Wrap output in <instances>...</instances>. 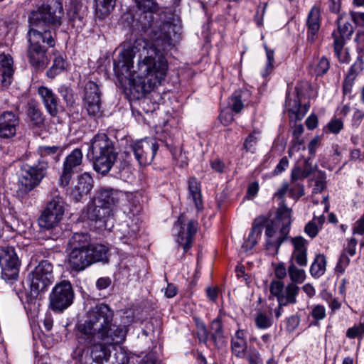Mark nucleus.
<instances>
[{
	"mask_svg": "<svg viewBox=\"0 0 364 364\" xmlns=\"http://www.w3.org/2000/svg\"><path fill=\"white\" fill-rule=\"evenodd\" d=\"M31 288L39 292L50 285L53 279V265L47 261H41L30 274Z\"/></svg>",
	"mask_w": 364,
	"mask_h": 364,
	"instance_id": "nucleus-10",
	"label": "nucleus"
},
{
	"mask_svg": "<svg viewBox=\"0 0 364 364\" xmlns=\"http://www.w3.org/2000/svg\"><path fill=\"white\" fill-rule=\"evenodd\" d=\"M114 210L107 208L105 205H100L92 201L88 207V216L92 220L100 221L107 227V221L113 216Z\"/></svg>",
	"mask_w": 364,
	"mask_h": 364,
	"instance_id": "nucleus-23",
	"label": "nucleus"
},
{
	"mask_svg": "<svg viewBox=\"0 0 364 364\" xmlns=\"http://www.w3.org/2000/svg\"><path fill=\"white\" fill-rule=\"evenodd\" d=\"M338 29L333 31L331 36L335 40H341L343 42H346V39H348L353 33V27L349 22L343 21L341 16H339L337 19Z\"/></svg>",
	"mask_w": 364,
	"mask_h": 364,
	"instance_id": "nucleus-30",
	"label": "nucleus"
},
{
	"mask_svg": "<svg viewBox=\"0 0 364 364\" xmlns=\"http://www.w3.org/2000/svg\"><path fill=\"white\" fill-rule=\"evenodd\" d=\"M18 115L11 111H5L0 114V137L10 139L16 134L19 125Z\"/></svg>",
	"mask_w": 364,
	"mask_h": 364,
	"instance_id": "nucleus-17",
	"label": "nucleus"
},
{
	"mask_svg": "<svg viewBox=\"0 0 364 364\" xmlns=\"http://www.w3.org/2000/svg\"><path fill=\"white\" fill-rule=\"evenodd\" d=\"M291 223V209L284 204L279 206L276 218L265 223L266 246L267 249L278 251L280 245L287 238Z\"/></svg>",
	"mask_w": 364,
	"mask_h": 364,
	"instance_id": "nucleus-5",
	"label": "nucleus"
},
{
	"mask_svg": "<svg viewBox=\"0 0 364 364\" xmlns=\"http://www.w3.org/2000/svg\"><path fill=\"white\" fill-rule=\"evenodd\" d=\"M230 109H225L221 111L219 119L225 126L229 125L234 119L233 114Z\"/></svg>",
	"mask_w": 364,
	"mask_h": 364,
	"instance_id": "nucleus-56",
	"label": "nucleus"
},
{
	"mask_svg": "<svg viewBox=\"0 0 364 364\" xmlns=\"http://www.w3.org/2000/svg\"><path fill=\"white\" fill-rule=\"evenodd\" d=\"M67 67L68 63L63 55L55 56L53 59V65L47 71V76L50 78H54L57 75L66 70Z\"/></svg>",
	"mask_w": 364,
	"mask_h": 364,
	"instance_id": "nucleus-41",
	"label": "nucleus"
},
{
	"mask_svg": "<svg viewBox=\"0 0 364 364\" xmlns=\"http://www.w3.org/2000/svg\"><path fill=\"white\" fill-rule=\"evenodd\" d=\"M38 94L40 95L47 112L51 117H56L62 108L57 95L52 90L45 86L38 87Z\"/></svg>",
	"mask_w": 364,
	"mask_h": 364,
	"instance_id": "nucleus-19",
	"label": "nucleus"
},
{
	"mask_svg": "<svg viewBox=\"0 0 364 364\" xmlns=\"http://www.w3.org/2000/svg\"><path fill=\"white\" fill-rule=\"evenodd\" d=\"M82 162V152L80 149H75L68 155L63 162L62 173L60 177V184L67 186L73 176L74 169Z\"/></svg>",
	"mask_w": 364,
	"mask_h": 364,
	"instance_id": "nucleus-14",
	"label": "nucleus"
},
{
	"mask_svg": "<svg viewBox=\"0 0 364 364\" xmlns=\"http://www.w3.org/2000/svg\"><path fill=\"white\" fill-rule=\"evenodd\" d=\"M64 16L61 0H41L36 9L28 16L27 57L36 69H44L48 64V46L53 48L55 40L49 27L56 28L62 23Z\"/></svg>",
	"mask_w": 364,
	"mask_h": 364,
	"instance_id": "nucleus-3",
	"label": "nucleus"
},
{
	"mask_svg": "<svg viewBox=\"0 0 364 364\" xmlns=\"http://www.w3.org/2000/svg\"><path fill=\"white\" fill-rule=\"evenodd\" d=\"M122 196V193L117 191L103 188L98 192L93 201L97 205H105L114 210Z\"/></svg>",
	"mask_w": 364,
	"mask_h": 364,
	"instance_id": "nucleus-22",
	"label": "nucleus"
},
{
	"mask_svg": "<svg viewBox=\"0 0 364 364\" xmlns=\"http://www.w3.org/2000/svg\"><path fill=\"white\" fill-rule=\"evenodd\" d=\"M357 241L355 238H350L348 240L346 247H345L343 252L350 256H354L356 250Z\"/></svg>",
	"mask_w": 364,
	"mask_h": 364,
	"instance_id": "nucleus-59",
	"label": "nucleus"
},
{
	"mask_svg": "<svg viewBox=\"0 0 364 364\" xmlns=\"http://www.w3.org/2000/svg\"><path fill=\"white\" fill-rule=\"evenodd\" d=\"M48 168V162L44 161H38L37 164H23L18 181V196L24 197L38 186L46 176Z\"/></svg>",
	"mask_w": 364,
	"mask_h": 364,
	"instance_id": "nucleus-6",
	"label": "nucleus"
},
{
	"mask_svg": "<svg viewBox=\"0 0 364 364\" xmlns=\"http://www.w3.org/2000/svg\"><path fill=\"white\" fill-rule=\"evenodd\" d=\"M88 154L92 156L94 170L102 175L109 172L117 156L112 141L103 133L92 138Z\"/></svg>",
	"mask_w": 364,
	"mask_h": 364,
	"instance_id": "nucleus-4",
	"label": "nucleus"
},
{
	"mask_svg": "<svg viewBox=\"0 0 364 364\" xmlns=\"http://www.w3.org/2000/svg\"><path fill=\"white\" fill-rule=\"evenodd\" d=\"M345 43L346 42H343L341 40H335L333 45L338 60L343 63H348L350 61V55L348 49L344 48Z\"/></svg>",
	"mask_w": 364,
	"mask_h": 364,
	"instance_id": "nucleus-43",
	"label": "nucleus"
},
{
	"mask_svg": "<svg viewBox=\"0 0 364 364\" xmlns=\"http://www.w3.org/2000/svg\"><path fill=\"white\" fill-rule=\"evenodd\" d=\"M13 58L10 55L0 54V75L3 86L8 87L12 82L14 75Z\"/></svg>",
	"mask_w": 364,
	"mask_h": 364,
	"instance_id": "nucleus-25",
	"label": "nucleus"
},
{
	"mask_svg": "<svg viewBox=\"0 0 364 364\" xmlns=\"http://www.w3.org/2000/svg\"><path fill=\"white\" fill-rule=\"evenodd\" d=\"M293 250L289 263L297 264L299 267H305L308 264V241L301 236L291 239Z\"/></svg>",
	"mask_w": 364,
	"mask_h": 364,
	"instance_id": "nucleus-16",
	"label": "nucleus"
},
{
	"mask_svg": "<svg viewBox=\"0 0 364 364\" xmlns=\"http://www.w3.org/2000/svg\"><path fill=\"white\" fill-rule=\"evenodd\" d=\"M292 130V139L291 141V146L288 150V154L291 157L294 152L299 151L301 149H305L304 146V139H301V135L304 133V128L301 124L295 123L291 127Z\"/></svg>",
	"mask_w": 364,
	"mask_h": 364,
	"instance_id": "nucleus-27",
	"label": "nucleus"
},
{
	"mask_svg": "<svg viewBox=\"0 0 364 364\" xmlns=\"http://www.w3.org/2000/svg\"><path fill=\"white\" fill-rule=\"evenodd\" d=\"M136 8L141 12L139 22L143 28H150L153 22V14L159 10L155 0H133Z\"/></svg>",
	"mask_w": 364,
	"mask_h": 364,
	"instance_id": "nucleus-18",
	"label": "nucleus"
},
{
	"mask_svg": "<svg viewBox=\"0 0 364 364\" xmlns=\"http://www.w3.org/2000/svg\"><path fill=\"white\" fill-rule=\"evenodd\" d=\"M259 135V132L253 131L247 136L243 144V147L247 151H250L252 153L255 152L256 149V145L258 141Z\"/></svg>",
	"mask_w": 364,
	"mask_h": 364,
	"instance_id": "nucleus-46",
	"label": "nucleus"
},
{
	"mask_svg": "<svg viewBox=\"0 0 364 364\" xmlns=\"http://www.w3.org/2000/svg\"><path fill=\"white\" fill-rule=\"evenodd\" d=\"M115 353L111 364H128L129 356L122 347L114 348Z\"/></svg>",
	"mask_w": 364,
	"mask_h": 364,
	"instance_id": "nucleus-47",
	"label": "nucleus"
},
{
	"mask_svg": "<svg viewBox=\"0 0 364 364\" xmlns=\"http://www.w3.org/2000/svg\"><path fill=\"white\" fill-rule=\"evenodd\" d=\"M74 291L69 281L63 280L57 283L50 294V308L57 312H62L73 303Z\"/></svg>",
	"mask_w": 364,
	"mask_h": 364,
	"instance_id": "nucleus-8",
	"label": "nucleus"
},
{
	"mask_svg": "<svg viewBox=\"0 0 364 364\" xmlns=\"http://www.w3.org/2000/svg\"><path fill=\"white\" fill-rule=\"evenodd\" d=\"M95 2L96 14L101 18L110 14L115 6L117 0H94Z\"/></svg>",
	"mask_w": 364,
	"mask_h": 364,
	"instance_id": "nucleus-40",
	"label": "nucleus"
},
{
	"mask_svg": "<svg viewBox=\"0 0 364 364\" xmlns=\"http://www.w3.org/2000/svg\"><path fill=\"white\" fill-rule=\"evenodd\" d=\"M266 218L260 216L254 220L252 223V230L249 234L248 238L245 242H251L252 246H255L257 243V239L260 237Z\"/></svg>",
	"mask_w": 364,
	"mask_h": 364,
	"instance_id": "nucleus-33",
	"label": "nucleus"
},
{
	"mask_svg": "<svg viewBox=\"0 0 364 364\" xmlns=\"http://www.w3.org/2000/svg\"><path fill=\"white\" fill-rule=\"evenodd\" d=\"M297 264L289 263L288 267V275L291 281V283L302 284L306 279V272L303 267H297Z\"/></svg>",
	"mask_w": 364,
	"mask_h": 364,
	"instance_id": "nucleus-37",
	"label": "nucleus"
},
{
	"mask_svg": "<svg viewBox=\"0 0 364 364\" xmlns=\"http://www.w3.org/2000/svg\"><path fill=\"white\" fill-rule=\"evenodd\" d=\"M68 252V265L72 270L77 272H81L91 265L89 250H71Z\"/></svg>",
	"mask_w": 364,
	"mask_h": 364,
	"instance_id": "nucleus-20",
	"label": "nucleus"
},
{
	"mask_svg": "<svg viewBox=\"0 0 364 364\" xmlns=\"http://www.w3.org/2000/svg\"><path fill=\"white\" fill-rule=\"evenodd\" d=\"M90 245V237L87 233L76 232L69 240L68 251L89 250Z\"/></svg>",
	"mask_w": 364,
	"mask_h": 364,
	"instance_id": "nucleus-26",
	"label": "nucleus"
},
{
	"mask_svg": "<svg viewBox=\"0 0 364 364\" xmlns=\"http://www.w3.org/2000/svg\"><path fill=\"white\" fill-rule=\"evenodd\" d=\"M364 118V112L361 110L357 109L353 116L352 123L353 125L355 127H358L360 125L363 119Z\"/></svg>",
	"mask_w": 364,
	"mask_h": 364,
	"instance_id": "nucleus-63",
	"label": "nucleus"
},
{
	"mask_svg": "<svg viewBox=\"0 0 364 364\" xmlns=\"http://www.w3.org/2000/svg\"><path fill=\"white\" fill-rule=\"evenodd\" d=\"M140 227L139 220H132L130 223L122 224L119 231L124 243H130L136 239Z\"/></svg>",
	"mask_w": 364,
	"mask_h": 364,
	"instance_id": "nucleus-29",
	"label": "nucleus"
},
{
	"mask_svg": "<svg viewBox=\"0 0 364 364\" xmlns=\"http://www.w3.org/2000/svg\"><path fill=\"white\" fill-rule=\"evenodd\" d=\"M350 16L352 21L358 26H364V11L355 12L351 11Z\"/></svg>",
	"mask_w": 364,
	"mask_h": 364,
	"instance_id": "nucleus-61",
	"label": "nucleus"
},
{
	"mask_svg": "<svg viewBox=\"0 0 364 364\" xmlns=\"http://www.w3.org/2000/svg\"><path fill=\"white\" fill-rule=\"evenodd\" d=\"M130 149L140 165L150 164L159 149V145L153 138H145L130 145Z\"/></svg>",
	"mask_w": 364,
	"mask_h": 364,
	"instance_id": "nucleus-11",
	"label": "nucleus"
},
{
	"mask_svg": "<svg viewBox=\"0 0 364 364\" xmlns=\"http://www.w3.org/2000/svg\"><path fill=\"white\" fill-rule=\"evenodd\" d=\"M289 192L294 198H299L304 195V186L299 183H296L294 187L289 189Z\"/></svg>",
	"mask_w": 364,
	"mask_h": 364,
	"instance_id": "nucleus-62",
	"label": "nucleus"
},
{
	"mask_svg": "<svg viewBox=\"0 0 364 364\" xmlns=\"http://www.w3.org/2000/svg\"><path fill=\"white\" fill-rule=\"evenodd\" d=\"M85 107L90 116L99 117L102 114L101 99L99 96L92 98H83Z\"/></svg>",
	"mask_w": 364,
	"mask_h": 364,
	"instance_id": "nucleus-36",
	"label": "nucleus"
},
{
	"mask_svg": "<svg viewBox=\"0 0 364 364\" xmlns=\"http://www.w3.org/2000/svg\"><path fill=\"white\" fill-rule=\"evenodd\" d=\"M108 248L103 245H92L89 248L91 264L97 262H107Z\"/></svg>",
	"mask_w": 364,
	"mask_h": 364,
	"instance_id": "nucleus-32",
	"label": "nucleus"
},
{
	"mask_svg": "<svg viewBox=\"0 0 364 364\" xmlns=\"http://www.w3.org/2000/svg\"><path fill=\"white\" fill-rule=\"evenodd\" d=\"M350 263V259L348 255L343 252L339 258L338 262L336 265V269L337 272L340 273H343L346 268L348 266Z\"/></svg>",
	"mask_w": 364,
	"mask_h": 364,
	"instance_id": "nucleus-57",
	"label": "nucleus"
},
{
	"mask_svg": "<svg viewBox=\"0 0 364 364\" xmlns=\"http://www.w3.org/2000/svg\"><path fill=\"white\" fill-rule=\"evenodd\" d=\"M364 336V322L360 323L358 325H354L353 327L348 328L346 332V336L349 338L353 339L357 337H363Z\"/></svg>",
	"mask_w": 364,
	"mask_h": 364,
	"instance_id": "nucleus-51",
	"label": "nucleus"
},
{
	"mask_svg": "<svg viewBox=\"0 0 364 364\" xmlns=\"http://www.w3.org/2000/svg\"><path fill=\"white\" fill-rule=\"evenodd\" d=\"M306 24L308 26L307 40L312 43L317 38L320 28V10L318 7L311 8L308 14Z\"/></svg>",
	"mask_w": 364,
	"mask_h": 364,
	"instance_id": "nucleus-24",
	"label": "nucleus"
},
{
	"mask_svg": "<svg viewBox=\"0 0 364 364\" xmlns=\"http://www.w3.org/2000/svg\"><path fill=\"white\" fill-rule=\"evenodd\" d=\"M255 322L256 326L259 329H267L272 325V319L271 316L262 311H259L256 314Z\"/></svg>",
	"mask_w": 364,
	"mask_h": 364,
	"instance_id": "nucleus-45",
	"label": "nucleus"
},
{
	"mask_svg": "<svg viewBox=\"0 0 364 364\" xmlns=\"http://www.w3.org/2000/svg\"><path fill=\"white\" fill-rule=\"evenodd\" d=\"M188 198L194 203L198 210H200L202 208L200 188L198 182L194 178L188 180Z\"/></svg>",
	"mask_w": 364,
	"mask_h": 364,
	"instance_id": "nucleus-31",
	"label": "nucleus"
},
{
	"mask_svg": "<svg viewBox=\"0 0 364 364\" xmlns=\"http://www.w3.org/2000/svg\"><path fill=\"white\" fill-rule=\"evenodd\" d=\"M327 127L331 133L338 134L343 128V122L340 119L334 118L328 123Z\"/></svg>",
	"mask_w": 364,
	"mask_h": 364,
	"instance_id": "nucleus-54",
	"label": "nucleus"
},
{
	"mask_svg": "<svg viewBox=\"0 0 364 364\" xmlns=\"http://www.w3.org/2000/svg\"><path fill=\"white\" fill-rule=\"evenodd\" d=\"M304 232L308 236L314 238L318 235V228L315 222L311 220L306 225Z\"/></svg>",
	"mask_w": 364,
	"mask_h": 364,
	"instance_id": "nucleus-58",
	"label": "nucleus"
},
{
	"mask_svg": "<svg viewBox=\"0 0 364 364\" xmlns=\"http://www.w3.org/2000/svg\"><path fill=\"white\" fill-rule=\"evenodd\" d=\"M38 152L41 156L38 161H46L44 159L50 156L57 161L61 155L62 149L58 146H41L38 147Z\"/></svg>",
	"mask_w": 364,
	"mask_h": 364,
	"instance_id": "nucleus-42",
	"label": "nucleus"
},
{
	"mask_svg": "<svg viewBox=\"0 0 364 364\" xmlns=\"http://www.w3.org/2000/svg\"><path fill=\"white\" fill-rule=\"evenodd\" d=\"M27 115L33 127H41L44 125L45 117L41 110L35 105H30Z\"/></svg>",
	"mask_w": 364,
	"mask_h": 364,
	"instance_id": "nucleus-34",
	"label": "nucleus"
},
{
	"mask_svg": "<svg viewBox=\"0 0 364 364\" xmlns=\"http://www.w3.org/2000/svg\"><path fill=\"white\" fill-rule=\"evenodd\" d=\"M247 347L245 332L238 330L231 340L232 352L236 357L242 358L245 356Z\"/></svg>",
	"mask_w": 364,
	"mask_h": 364,
	"instance_id": "nucleus-28",
	"label": "nucleus"
},
{
	"mask_svg": "<svg viewBox=\"0 0 364 364\" xmlns=\"http://www.w3.org/2000/svg\"><path fill=\"white\" fill-rule=\"evenodd\" d=\"M362 61L357 60L351 65L350 68L348 75L345 79L343 82V90L346 92L348 89V87H350L353 80L355 78L357 74H358L362 70Z\"/></svg>",
	"mask_w": 364,
	"mask_h": 364,
	"instance_id": "nucleus-44",
	"label": "nucleus"
},
{
	"mask_svg": "<svg viewBox=\"0 0 364 364\" xmlns=\"http://www.w3.org/2000/svg\"><path fill=\"white\" fill-rule=\"evenodd\" d=\"M285 108L289 113L290 120H301L307 113L309 105H301L300 99L297 90L296 92L287 93Z\"/></svg>",
	"mask_w": 364,
	"mask_h": 364,
	"instance_id": "nucleus-15",
	"label": "nucleus"
},
{
	"mask_svg": "<svg viewBox=\"0 0 364 364\" xmlns=\"http://www.w3.org/2000/svg\"><path fill=\"white\" fill-rule=\"evenodd\" d=\"M247 95V92L236 91L230 97L228 101V108L236 112H240L244 107V97Z\"/></svg>",
	"mask_w": 364,
	"mask_h": 364,
	"instance_id": "nucleus-38",
	"label": "nucleus"
},
{
	"mask_svg": "<svg viewBox=\"0 0 364 364\" xmlns=\"http://www.w3.org/2000/svg\"><path fill=\"white\" fill-rule=\"evenodd\" d=\"M20 260L11 246L1 247L0 249V267L1 278L6 282L17 280L19 273Z\"/></svg>",
	"mask_w": 364,
	"mask_h": 364,
	"instance_id": "nucleus-9",
	"label": "nucleus"
},
{
	"mask_svg": "<svg viewBox=\"0 0 364 364\" xmlns=\"http://www.w3.org/2000/svg\"><path fill=\"white\" fill-rule=\"evenodd\" d=\"M211 338L217 347L223 345V326L219 318L214 319L210 324Z\"/></svg>",
	"mask_w": 364,
	"mask_h": 364,
	"instance_id": "nucleus-39",
	"label": "nucleus"
},
{
	"mask_svg": "<svg viewBox=\"0 0 364 364\" xmlns=\"http://www.w3.org/2000/svg\"><path fill=\"white\" fill-rule=\"evenodd\" d=\"M275 276L281 281L288 274V269H287L283 263H279L274 269Z\"/></svg>",
	"mask_w": 364,
	"mask_h": 364,
	"instance_id": "nucleus-60",
	"label": "nucleus"
},
{
	"mask_svg": "<svg viewBox=\"0 0 364 364\" xmlns=\"http://www.w3.org/2000/svg\"><path fill=\"white\" fill-rule=\"evenodd\" d=\"M330 67L329 61L325 57H322L317 65L316 73L317 75H323L328 70Z\"/></svg>",
	"mask_w": 364,
	"mask_h": 364,
	"instance_id": "nucleus-55",
	"label": "nucleus"
},
{
	"mask_svg": "<svg viewBox=\"0 0 364 364\" xmlns=\"http://www.w3.org/2000/svg\"><path fill=\"white\" fill-rule=\"evenodd\" d=\"M264 49H265V51H266V55H267V63H266V65H265V68H264V70L261 73L263 77L267 76L273 70V69H274L273 63L274 62V50L268 48L266 45L264 46Z\"/></svg>",
	"mask_w": 364,
	"mask_h": 364,
	"instance_id": "nucleus-48",
	"label": "nucleus"
},
{
	"mask_svg": "<svg viewBox=\"0 0 364 364\" xmlns=\"http://www.w3.org/2000/svg\"><path fill=\"white\" fill-rule=\"evenodd\" d=\"M93 183L91 175L87 172L83 173L77 177V184L70 193L71 197L75 202L80 201L90 192Z\"/></svg>",
	"mask_w": 364,
	"mask_h": 364,
	"instance_id": "nucleus-21",
	"label": "nucleus"
},
{
	"mask_svg": "<svg viewBox=\"0 0 364 364\" xmlns=\"http://www.w3.org/2000/svg\"><path fill=\"white\" fill-rule=\"evenodd\" d=\"M60 93L67 103V105L72 106L74 104L75 98L70 89L65 86L61 87L60 88Z\"/></svg>",
	"mask_w": 364,
	"mask_h": 364,
	"instance_id": "nucleus-53",
	"label": "nucleus"
},
{
	"mask_svg": "<svg viewBox=\"0 0 364 364\" xmlns=\"http://www.w3.org/2000/svg\"><path fill=\"white\" fill-rule=\"evenodd\" d=\"M65 213V203L61 197L55 196L47 203L42 212L38 223L41 228L50 230L57 229Z\"/></svg>",
	"mask_w": 364,
	"mask_h": 364,
	"instance_id": "nucleus-7",
	"label": "nucleus"
},
{
	"mask_svg": "<svg viewBox=\"0 0 364 364\" xmlns=\"http://www.w3.org/2000/svg\"><path fill=\"white\" fill-rule=\"evenodd\" d=\"M311 315L314 319L318 322L326 318V309L323 305L317 304L311 307Z\"/></svg>",
	"mask_w": 364,
	"mask_h": 364,
	"instance_id": "nucleus-52",
	"label": "nucleus"
},
{
	"mask_svg": "<svg viewBox=\"0 0 364 364\" xmlns=\"http://www.w3.org/2000/svg\"><path fill=\"white\" fill-rule=\"evenodd\" d=\"M313 171L312 168H304L301 169L300 167L296 166L293 168L291 174L292 181H296L308 177Z\"/></svg>",
	"mask_w": 364,
	"mask_h": 364,
	"instance_id": "nucleus-50",
	"label": "nucleus"
},
{
	"mask_svg": "<svg viewBox=\"0 0 364 364\" xmlns=\"http://www.w3.org/2000/svg\"><path fill=\"white\" fill-rule=\"evenodd\" d=\"M299 287L293 283H289L284 287V282L279 280H274L270 285V292L277 299L280 306H287L296 302V296Z\"/></svg>",
	"mask_w": 364,
	"mask_h": 364,
	"instance_id": "nucleus-12",
	"label": "nucleus"
},
{
	"mask_svg": "<svg viewBox=\"0 0 364 364\" xmlns=\"http://www.w3.org/2000/svg\"><path fill=\"white\" fill-rule=\"evenodd\" d=\"M353 233L359 235L364 233V213L362 217L356 222L353 228Z\"/></svg>",
	"mask_w": 364,
	"mask_h": 364,
	"instance_id": "nucleus-64",
	"label": "nucleus"
},
{
	"mask_svg": "<svg viewBox=\"0 0 364 364\" xmlns=\"http://www.w3.org/2000/svg\"><path fill=\"white\" fill-rule=\"evenodd\" d=\"M180 38V27L164 23L154 31L151 41L136 42L124 47L115 68L143 94L149 93L165 79L168 68L163 51L171 49Z\"/></svg>",
	"mask_w": 364,
	"mask_h": 364,
	"instance_id": "nucleus-1",
	"label": "nucleus"
},
{
	"mask_svg": "<svg viewBox=\"0 0 364 364\" xmlns=\"http://www.w3.org/2000/svg\"><path fill=\"white\" fill-rule=\"evenodd\" d=\"M113 316L109 306L103 303L87 311L86 320L78 325V331L87 338H96L102 343L93 344L90 349L77 346L73 353L77 364H105L110 357L109 346H117L124 341L127 328L113 324Z\"/></svg>",
	"mask_w": 364,
	"mask_h": 364,
	"instance_id": "nucleus-2",
	"label": "nucleus"
},
{
	"mask_svg": "<svg viewBox=\"0 0 364 364\" xmlns=\"http://www.w3.org/2000/svg\"><path fill=\"white\" fill-rule=\"evenodd\" d=\"M185 216L181 215L174 225V228L179 230L177 242L183 247L184 252H186L192 247L194 235L198 230V223L191 220L185 225Z\"/></svg>",
	"mask_w": 364,
	"mask_h": 364,
	"instance_id": "nucleus-13",
	"label": "nucleus"
},
{
	"mask_svg": "<svg viewBox=\"0 0 364 364\" xmlns=\"http://www.w3.org/2000/svg\"><path fill=\"white\" fill-rule=\"evenodd\" d=\"M100 95L101 93L100 92L99 87L95 82L89 81L86 83L83 98H92L95 97V96L100 97Z\"/></svg>",
	"mask_w": 364,
	"mask_h": 364,
	"instance_id": "nucleus-49",
	"label": "nucleus"
},
{
	"mask_svg": "<svg viewBox=\"0 0 364 364\" xmlns=\"http://www.w3.org/2000/svg\"><path fill=\"white\" fill-rule=\"evenodd\" d=\"M326 269V259L322 254H318L315 256L314 260L310 267L311 274L316 278L323 275Z\"/></svg>",
	"mask_w": 364,
	"mask_h": 364,
	"instance_id": "nucleus-35",
	"label": "nucleus"
}]
</instances>
